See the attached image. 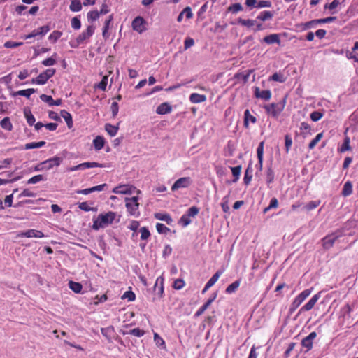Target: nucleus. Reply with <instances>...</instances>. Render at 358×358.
I'll return each mask as SVG.
<instances>
[{
	"label": "nucleus",
	"mask_w": 358,
	"mask_h": 358,
	"mask_svg": "<svg viewBox=\"0 0 358 358\" xmlns=\"http://www.w3.org/2000/svg\"><path fill=\"white\" fill-rule=\"evenodd\" d=\"M116 217V213L110 211L106 214L99 215L97 219L93 222V229L98 230L100 228H104L108 224H112Z\"/></svg>",
	"instance_id": "f257e3e1"
},
{
	"label": "nucleus",
	"mask_w": 358,
	"mask_h": 358,
	"mask_svg": "<svg viewBox=\"0 0 358 358\" xmlns=\"http://www.w3.org/2000/svg\"><path fill=\"white\" fill-rule=\"evenodd\" d=\"M138 196H133L131 198H125V206L127 208V210L128 213L135 217H138L139 215V203L138 202Z\"/></svg>",
	"instance_id": "f03ea898"
},
{
	"label": "nucleus",
	"mask_w": 358,
	"mask_h": 358,
	"mask_svg": "<svg viewBox=\"0 0 358 358\" xmlns=\"http://www.w3.org/2000/svg\"><path fill=\"white\" fill-rule=\"evenodd\" d=\"M285 105V100H282L279 103H273L269 105L265 106L264 108L266 109L268 113L272 114L273 116H278L284 109Z\"/></svg>",
	"instance_id": "7ed1b4c3"
},
{
	"label": "nucleus",
	"mask_w": 358,
	"mask_h": 358,
	"mask_svg": "<svg viewBox=\"0 0 358 358\" xmlns=\"http://www.w3.org/2000/svg\"><path fill=\"white\" fill-rule=\"evenodd\" d=\"M55 73V69H48L45 70L44 72L40 73L36 78L32 80L33 83H36L38 85L45 84L47 80L54 76Z\"/></svg>",
	"instance_id": "20e7f679"
},
{
	"label": "nucleus",
	"mask_w": 358,
	"mask_h": 358,
	"mask_svg": "<svg viewBox=\"0 0 358 358\" xmlns=\"http://www.w3.org/2000/svg\"><path fill=\"white\" fill-rule=\"evenodd\" d=\"M311 289L303 290L292 303L289 313H292L302 303L303 301L310 294Z\"/></svg>",
	"instance_id": "39448f33"
},
{
	"label": "nucleus",
	"mask_w": 358,
	"mask_h": 358,
	"mask_svg": "<svg viewBox=\"0 0 358 358\" xmlns=\"http://www.w3.org/2000/svg\"><path fill=\"white\" fill-rule=\"evenodd\" d=\"M192 183L190 177H182L178 179L172 185L171 190L176 191L180 188H187Z\"/></svg>",
	"instance_id": "423d86ee"
},
{
	"label": "nucleus",
	"mask_w": 358,
	"mask_h": 358,
	"mask_svg": "<svg viewBox=\"0 0 358 358\" xmlns=\"http://www.w3.org/2000/svg\"><path fill=\"white\" fill-rule=\"evenodd\" d=\"M102 164L97 162H84L78 165L67 168L68 171H75L78 170H84L85 169L93 168V167H103Z\"/></svg>",
	"instance_id": "0eeeda50"
},
{
	"label": "nucleus",
	"mask_w": 358,
	"mask_h": 358,
	"mask_svg": "<svg viewBox=\"0 0 358 358\" xmlns=\"http://www.w3.org/2000/svg\"><path fill=\"white\" fill-rule=\"evenodd\" d=\"M94 32V27L92 25L88 26L87 30L81 33L76 38L78 45L83 43L85 40L88 39Z\"/></svg>",
	"instance_id": "6e6552de"
},
{
	"label": "nucleus",
	"mask_w": 358,
	"mask_h": 358,
	"mask_svg": "<svg viewBox=\"0 0 358 358\" xmlns=\"http://www.w3.org/2000/svg\"><path fill=\"white\" fill-rule=\"evenodd\" d=\"M135 189L136 187L133 186L124 185L115 187L113 189V192L115 194H131Z\"/></svg>",
	"instance_id": "1a4fd4ad"
},
{
	"label": "nucleus",
	"mask_w": 358,
	"mask_h": 358,
	"mask_svg": "<svg viewBox=\"0 0 358 358\" xmlns=\"http://www.w3.org/2000/svg\"><path fill=\"white\" fill-rule=\"evenodd\" d=\"M338 238V236L334 234L325 236L322 240L323 248L326 250L331 248Z\"/></svg>",
	"instance_id": "9d476101"
},
{
	"label": "nucleus",
	"mask_w": 358,
	"mask_h": 358,
	"mask_svg": "<svg viewBox=\"0 0 358 358\" xmlns=\"http://www.w3.org/2000/svg\"><path fill=\"white\" fill-rule=\"evenodd\" d=\"M62 161V159L59 157H55L51 159H48L44 162H42V164H45V169H50L54 166H58Z\"/></svg>",
	"instance_id": "9b49d317"
},
{
	"label": "nucleus",
	"mask_w": 358,
	"mask_h": 358,
	"mask_svg": "<svg viewBox=\"0 0 358 358\" xmlns=\"http://www.w3.org/2000/svg\"><path fill=\"white\" fill-rule=\"evenodd\" d=\"M320 297V293L314 295L309 301L305 304L299 310V313L303 312V311H308L310 310L315 305L316 302L319 299Z\"/></svg>",
	"instance_id": "f8f14e48"
},
{
	"label": "nucleus",
	"mask_w": 358,
	"mask_h": 358,
	"mask_svg": "<svg viewBox=\"0 0 358 358\" xmlns=\"http://www.w3.org/2000/svg\"><path fill=\"white\" fill-rule=\"evenodd\" d=\"M316 336V332H311L308 336L301 341V345L306 348L308 350H310L313 347V340L315 338Z\"/></svg>",
	"instance_id": "ddd939ff"
},
{
	"label": "nucleus",
	"mask_w": 358,
	"mask_h": 358,
	"mask_svg": "<svg viewBox=\"0 0 358 358\" xmlns=\"http://www.w3.org/2000/svg\"><path fill=\"white\" fill-rule=\"evenodd\" d=\"M19 236H25L27 238L36 237V238H43L44 234L42 231L35 229H29L26 231L21 232Z\"/></svg>",
	"instance_id": "4468645a"
},
{
	"label": "nucleus",
	"mask_w": 358,
	"mask_h": 358,
	"mask_svg": "<svg viewBox=\"0 0 358 358\" xmlns=\"http://www.w3.org/2000/svg\"><path fill=\"white\" fill-rule=\"evenodd\" d=\"M143 24V18L141 17H136L132 22V28L138 33H142L145 29Z\"/></svg>",
	"instance_id": "2eb2a0df"
},
{
	"label": "nucleus",
	"mask_w": 358,
	"mask_h": 358,
	"mask_svg": "<svg viewBox=\"0 0 358 358\" xmlns=\"http://www.w3.org/2000/svg\"><path fill=\"white\" fill-rule=\"evenodd\" d=\"M255 94L257 98H261L265 101H268L271 99V93L268 90H259L258 87L255 88Z\"/></svg>",
	"instance_id": "dca6fc26"
},
{
	"label": "nucleus",
	"mask_w": 358,
	"mask_h": 358,
	"mask_svg": "<svg viewBox=\"0 0 358 358\" xmlns=\"http://www.w3.org/2000/svg\"><path fill=\"white\" fill-rule=\"evenodd\" d=\"M172 110L171 106L168 103H161L156 110V113L159 115L170 113Z\"/></svg>",
	"instance_id": "f3484780"
},
{
	"label": "nucleus",
	"mask_w": 358,
	"mask_h": 358,
	"mask_svg": "<svg viewBox=\"0 0 358 358\" xmlns=\"http://www.w3.org/2000/svg\"><path fill=\"white\" fill-rule=\"evenodd\" d=\"M263 41L267 44H273V43L280 44V39L278 34H270L268 36H265L263 38Z\"/></svg>",
	"instance_id": "a211bd4d"
},
{
	"label": "nucleus",
	"mask_w": 358,
	"mask_h": 358,
	"mask_svg": "<svg viewBox=\"0 0 358 358\" xmlns=\"http://www.w3.org/2000/svg\"><path fill=\"white\" fill-rule=\"evenodd\" d=\"M189 100L192 103H199L206 101V96L203 94L193 93L190 95Z\"/></svg>",
	"instance_id": "6ab92c4d"
},
{
	"label": "nucleus",
	"mask_w": 358,
	"mask_h": 358,
	"mask_svg": "<svg viewBox=\"0 0 358 358\" xmlns=\"http://www.w3.org/2000/svg\"><path fill=\"white\" fill-rule=\"evenodd\" d=\"M105 144V140L103 137L101 136H97L94 140H93V145L94 146V148L96 150H101Z\"/></svg>",
	"instance_id": "aec40b11"
},
{
	"label": "nucleus",
	"mask_w": 358,
	"mask_h": 358,
	"mask_svg": "<svg viewBox=\"0 0 358 358\" xmlns=\"http://www.w3.org/2000/svg\"><path fill=\"white\" fill-rule=\"evenodd\" d=\"M60 115L65 120L68 127L71 129L73 127V120L71 115L65 110H61Z\"/></svg>",
	"instance_id": "412c9836"
},
{
	"label": "nucleus",
	"mask_w": 358,
	"mask_h": 358,
	"mask_svg": "<svg viewBox=\"0 0 358 358\" xmlns=\"http://www.w3.org/2000/svg\"><path fill=\"white\" fill-rule=\"evenodd\" d=\"M274 15L273 12L271 11H263L257 17V19L261 21H266L271 20Z\"/></svg>",
	"instance_id": "4be33fe9"
},
{
	"label": "nucleus",
	"mask_w": 358,
	"mask_h": 358,
	"mask_svg": "<svg viewBox=\"0 0 358 358\" xmlns=\"http://www.w3.org/2000/svg\"><path fill=\"white\" fill-rule=\"evenodd\" d=\"M215 296L211 299H209L206 303L202 306L199 310L195 313L196 317H199L201 315L204 311L210 306V305L212 303V302L215 300Z\"/></svg>",
	"instance_id": "5701e85b"
},
{
	"label": "nucleus",
	"mask_w": 358,
	"mask_h": 358,
	"mask_svg": "<svg viewBox=\"0 0 358 358\" xmlns=\"http://www.w3.org/2000/svg\"><path fill=\"white\" fill-rule=\"evenodd\" d=\"M155 217L159 220L165 221L168 224H171L172 219L169 214L157 213L155 214Z\"/></svg>",
	"instance_id": "b1692460"
},
{
	"label": "nucleus",
	"mask_w": 358,
	"mask_h": 358,
	"mask_svg": "<svg viewBox=\"0 0 358 358\" xmlns=\"http://www.w3.org/2000/svg\"><path fill=\"white\" fill-rule=\"evenodd\" d=\"M337 19L336 17H328L322 19L313 20L309 22L308 24H322L328 23L335 21Z\"/></svg>",
	"instance_id": "393cba45"
},
{
	"label": "nucleus",
	"mask_w": 358,
	"mask_h": 358,
	"mask_svg": "<svg viewBox=\"0 0 358 358\" xmlns=\"http://www.w3.org/2000/svg\"><path fill=\"white\" fill-rule=\"evenodd\" d=\"M105 129L110 136H115L117 133L118 127L108 123L105 125Z\"/></svg>",
	"instance_id": "a878e982"
},
{
	"label": "nucleus",
	"mask_w": 358,
	"mask_h": 358,
	"mask_svg": "<svg viewBox=\"0 0 358 358\" xmlns=\"http://www.w3.org/2000/svg\"><path fill=\"white\" fill-rule=\"evenodd\" d=\"M352 192V185L351 182L348 181L344 184L343 190H342V194L344 196H349Z\"/></svg>",
	"instance_id": "bb28decb"
},
{
	"label": "nucleus",
	"mask_w": 358,
	"mask_h": 358,
	"mask_svg": "<svg viewBox=\"0 0 358 358\" xmlns=\"http://www.w3.org/2000/svg\"><path fill=\"white\" fill-rule=\"evenodd\" d=\"M24 114L27 119V123L31 126L35 122V118L34 115H32L31 110L29 108H24Z\"/></svg>",
	"instance_id": "cd10ccee"
},
{
	"label": "nucleus",
	"mask_w": 358,
	"mask_h": 358,
	"mask_svg": "<svg viewBox=\"0 0 358 358\" xmlns=\"http://www.w3.org/2000/svg\"><path fill=\"white\" fill-rule=\"evenodd\" d=\"M69 288L73 291L75 293H80L82 290L83 286L80 283L69 281Z\"/></svg>",
	"instance_id": "c85d7f7f"
},
{
	"label": "nucleus",
	"mask_w": 358,
	"mask_h": 358,
	"mask_svg": "<svg viewBox=\"0 0 358 358\" xmlns=\"http://www.w3.org/2000/svg\"><path fill=\"white\" fill-rule=\"evenodd\" d=\"M222 271H217L212 277L207 282V287H212L218 280L220 276L222 275Z\"/></svg>",
	"instance_id": "c756f323"
},
{
	"label": "nucleus",
	"mask_w": 358,
	"mask_h": 358,
	"mask_svg": "<svg viewBox=\"0 0 358 358\" xmlns=\"http://www.w3.org/2000/svg\"><path fill=\"white\" fill-rule=\"evenodd\" d=\"M158 284H160V286L159 287L158 294L160 295V296H162L164 293V286H163L164 278L162 276H160L157 278L155 286H154L155 290H156Z\"/></svg>",
	"instance_id": "7c9ffc66"
},
{
	"label": "nucleus",
	"mask_w": 358,
	"mask_h": 358,
	"mask_svg": "<svg viewBox=\"0 0 358 358\" xmlns=\"http://www.w3.org/2000/svg\"><path fill=\"white\" fill-rule=\"evenodd\" d=\"M0 125L2 128L8 130V131H11L12 129H13V125L10 121V119L9 117H4L1 122H0Z\"/></svg>",
	"instance_id": "2f4dec72"
},
{
	"label": "nucleus",
	"mask_w": 358,
	"mask_h": 358,
	"mask_svg": "<svg viewBox=\"0 0 358 358\" xmlns=\"http://www.w3.org/2000/svg\"><path fill=\"white\" fill-rule=\"evenodd\" d=\"M243 10V6H241V3H234L232 5H231L228 8H227V11L228 12H231L234 14H236L237 13H238L239 11H241Z\"/></svg>",
	"instance_id": "473e14b6"
},
{
	"label": "nucleus",
	"mask_w": 358,
	"mask_h": 358,
	"mask_svg": "<svg viewBox=\"0 0 358 358\" xmlns=\"http://www.w3.org/2000/svg\"><path fill=\"white\" fill-rule=\"evenodd\" d=\"M300 129L303 131L301 132V134L303 136L304 138L306 137V134H310L311 127L310 126L306 123V122H302L301 124Z\"/></svg>",
	"instance_id": "72a5a7b5"
},
{
	"label": "nucleus",
	"mask_w": 358,
	"mask_h": 358,
	"mask_svg": "<svg viewBox=\"0 0 358 358\" xmlns=\"http://www.w3.org/2000/svg\"><path fill=\"white\" fill-rule=\"evenodd\" d=\"M70 9L72 11L78 12L82 9V5L80 0H73L71 2Z\"/></svg>",
	"instance_id": "f704fd0d"
},
{
	"label": "nucleus",
	"mask_w": 358,
	"mask_h": 358,
	"mask_svg": "<svg viewBox=\"0 0 358 358\" xmlns=\"http://www.w3.org/2000/svg\"><path fill=\"white\" fill-rule=\"evenodd\" d=\"M45 144V141H39L37 143H29L25 144L24 148L27 150L38 148L43 146Z\"/></svg>",
	"instance_id": "c9c22d12"
},
{
	"label": "nucleus",
	"mask_w": 358,
	"mask_h": 358,
	"mask_svg": "<svg viewBox=\"0 0 358 358\" xmlns=\"http://www.w3.org/2000/svg\"><path fill=\"white\" fill-rule=\"evenodd\" d=\"M239 285H240V280H236V281L234 282L233 283H231L227 287L226 292L228 294H231V293L234 292L238 289Z\"/></svg>",
	"instance_id": "e433bc0d"
},
{
	"label": "nucleus",
	"mask_w": 358,
	"mask_h": 358,
	"mask_svg": "<svg viewBox=\"0 0 358 358\" xmlns=\"http://www.w3.org/2000/svg\"><path fill=\"white\" fill-rule=\"evenodd\" d=\"M35 92H36V90L34 89L30 88V89H27V90H20L16 92V94L29 98L31 94H34Z\"/></svg>",
	"instance_id": "4c0bfd02"
},
{
	"label": "nucleus",
	"mask_w": 358,
	"mask_h": 358,
	"mask_svg": "<svg viewBox=\"0 0 358 358\" xmlns=\"http://www.w3.org/2000/svg\"><path fill=\"white\" fill-rule=\"evenodd\" d=\"M154 341L157 346L162 347L164 349L166 348L164 339L161 338L157 333L154 334Z\"/></svg>",
	"instance_id": "58836bf2"
},
{
	"label": "nucleus",
	"mask_w": 358,
	"mask_h": 358,
	"mask_svg": "<svg viewBox=\"0 0 358 358\" xmlns=\"http://www.w3.org/2000/svg\"><path fill=\"white\" fill-rule=\"evenodd\" d=\"M263 150H264V142L262 141L257 148V154L260 164L262 163L263 159Z\"/></svg>",
	"instance_id": "ea45409f"
},
{
	"label": "nucleus",
	"mask_w": 358,
	"mask_h": 358,
	"mask_svg": "<svg viewBox=\"0 0 358 358\" xmlns=\"http://www.w3.org/2000/svg\"><path fill=\"white\" fill-rule=\"evenodd\" d=\"M127 334L134 335L137 337H141L144 335L145 331L143 330L140 329L139 328H135L129 330L127 332Z\"/></svg>",
	"instance_id": "a19ab883"
},
{
	"label": "nucleus",
	"mask_w": 358,
	"mask_h": 358,
	"mask_svg": "<svg viewBox=\"0 0 358 358\" xmlns=\"http://www.w3.org/2000/svg\"><path fill=\"white\" fill-rule=\"evenodd\" d=\"M100 16V13L96 11V10H94V11H90L87 13V19H88V21H91V22H94L96 20H97Z\"/></svg>",
	"instance_id": "79ce46f5"
},
{
	"label": "nucleus",
	"mask_w": 358,
	"mask_h": 358,
	"mask_svg": "<svg viewBox=\"0 0 358 358\" xmlns=\"http://www.w3.org/2000/svg\"><path fill=\"white\" fill-rule=\"evenodd\" d=\"M278 206V199L276 198H272L270 201L269 206L264 209V213H266L268 210H269L271 208H276Z\"/></svg>",
	"instance_id": "37998d69"
},
{
	"label": "nucleus",
	"mask_w": 358,
	"mask_h": 358,
	"mask_svg": "<svg viewBox=\"0 0 358 358\" xmlns=\"http://www.w3.org/2000/svg\"><path fill=\"white\" fill-rule=\"evenodd\" d=\"M62 32L59 31H54L48 37V39L52 43H55L62 36Z\"/></svg>",
	"instance_id": "c03bdc74"
},
{
	"label": "nucleus",
	"mask_w": 358,
	"mask_h": 358,
	"mask_svg": "<svg viewBox=\"0 0 358 358\" xmlns=\"http://www.w3.org/2000/svg\"><path fill=\"white\" fill-rule=\"evenodd\" d=\"M156 229L158 233L159 234H166L170 229L166 227L164 224L157 223L156 225Z\"/></svg>",
	"instance_id": "a18cd8bd"
},
{
	"label": "nucleus",
	"mask_w": 358,
	"mask_h": 358,
	"mask_svg": "<svg viewBox=\"0 0 358 358\" xmlns=\"http://www.w3.org/2000/svg\"><path fill=\"white\" fill-rule=\"evenodd\" d=\"M351 149V147L350 146V138L348 137H346L344 139L343 143L340 149L341 152H343L346 150H350Z\"/></svg>",
	"instance_id": "49530a36"
},
{
	"label": "nucleus",
	"mask_w": 358,
	"mask_h": 358,
	"mask_svg": "<svg viewBox=\"0 0 358 358\" xmlns=\"http://www.w3.org/2000/svg\"><path fill=\"white\" fill-rule=\"evenodd\" d=\"M271 6V2L270 1L261 0L257 1V5L255 8H268Z\"/></svg>",
	"instance_id": "de8ad7c7"
},
{
	"label": "nucleus",
	"mask_w": 358,
	"mask_h": 358,
	"mask_svg": "<svg viewBox=\"0 0 358 358\" xmlns=\"http://www.w3.org/2000/svg\"><path fill=\"white\" fill-rule=\"evenodd\" d=\"M140 232H141V238L142 240H146L150 236V233L149 230L145 227L140 229Z\"/></svg>",
	"instance_id": "09e8293b"
},
{
	"label": "nucleus",
	"mask_w": 358,
	"mask_h": 358,
	"mask_svg": "<svg viewBox=\"0 0 358 358\" xmlns=\"http://www.w3.org/2000/svg\"><path fill=\"white\" fill-rule=\"evenodd\" d=\"M271 80H272L273 81L280 82V83H283L285 80L283 75L281 73H273L272 75V76L271 77Z\"/></svg>",
	"instance_id": "8fccbe9b"
},
{
	"label": "nucleus",
	"mask_w": 358,
	"mask_h": 358,
	"mask_svg": "<svg viewBox=\"0 0 358 358\" xmlns=\"http://www.w3.org/2000/svg\"><path fill=\"white\" fill-rule=\"evenodd\" d=\"M108 78L107 76H103L101 82L97 85V87L103 91H105L108 83Z\"/></svg>",
	"instance_id": "3c124183"
},
{
	"label": "nucleus",
	"mask_w": 358,
	"mask_h": 358,
	"mask_svg": "<svg viewBox=\"0 0 358 358\" xmlns=\"http://www.w3.org/2000/svg\"><path fill=\"white\" fill-rule=\"evenodd\" d=\"M135 294L131 291H127L122 296V299H127L129 301L135 300Z\"/></svg>",
	"instance_id": "603ef678"
},
{
	"label": "nucleus",
	"mask_w": 358,
	"mask_h": 358,
	"mask_svg": "<svg viewBox=\"0 0 358 358\" xmlns=\"http://www.w3.org/2000/svg\"><path fill=\"white\" fill-rule=\"evenodd\" d=\"M112 20H113V15H110V16H109V18L107 20H106V22H105V25H104L103 30V36L104 38L108 37L107 31L109 29V24Z\"/></svg>",
	"instance_id": "864d4df0"
},
{
	"label": "nucleus",
	"mask_w": 358,
	"mask_h": 358,
	"mask_svg": "<svg viewBox=\"0 0 358 358\" xmlns=\"http://www.w3.org/2000/svg\"><path fill=\"white\" fill-rule=\"evenodd\" d=\"M241 168L240 166H237L231 168L232 174L235 178L234 180V182H236L237 180V179L238 178L240 173H241Z\"/></svg>",
	"instance_id": "5fc2aeb1"
},
{
	"label": "nucleus",
	"mask_w": 358,
	"mask_h": 358,
	"mask_svg": "<svg viewBox=\"0 0 358 358\" xmlns=\"http://www.w3.org/2000/svg\"><path fill=\"white\" fill-rule=\"evenodd\" d=\"M22 45V42H13L11 41H6L4 43V47L7 48H13Z\"/></svg>",
	"instance_id": "6e6d98bb"
},
{
	"label": "nucleus",
	"mask_w": 358,
	"mask_h": 358,
	"mask_svg": "<svg viewBox=\"0 0 358 358\" xmlns=\"http://www.w3.org/2000/svg\"><path fill=\"white\" fill-rule=\"evenodd\" d=\"M323 116V114L319 111H314L310 114V119L313 122H317L320 120Z\"/></svg>",
	"instance_id": "4d7b16f0"
},
{
	"label": "nucleus",
	"mask_w": 358,
	"mask_h": 358,
	"mask_svg": "<svg viewBox=\"0 0 358 358\" xmlns=\"http://www.w3.org/2000/svg\"><path fill=\"white\" fill-rule=\"evenodd\" d=\"M320 201H312L307 203L306 206V209L307 210H311L315 208H317L320 205Z\"/></svg>",
	"instance_id": "13d9d810"
},
{
	"label": "nucleus",
	"mask_w": 358,
	"mask_h": 358,
	"mask_svg": "<svg viewBox=\"0 0 358 358\" xmlns=\"http://www.w3.org/2000/svg\"><path fill=\"white\" fill-rule=\"evenodd\" d=\"M199 213V208L196 206H192L189 208L187 215L190 218V217H194Z\"/></svg>",
	"instance_id": "bf43d9fd"
},
{
	"label": "nucleus",
	"mask_w": 358,
	"mask_h": 358,
	"mask_svg": "<svg viewBox=\"0 0 358 358\" xmlns=\"http://www.w3.org/2000/svg\"><path fill=\"white\" fill-rule=\"evenodd\" d=\"M339 4L340 2L338 0H334L331 3L325 4L324 9L333 10L336 8Z\"/></svg>",
	"instance_id": "052dcab7"
},
{
	"label": "nucleus",
	"mask_w": 358,
	"mask_h": 358,
	"mask_svg": "<svg viewBox=\"0 0 358 358\" xmlns=\"http://www.w3.org/2000/svg\"><path fill=\"white\" fill-rule=\"evenodd\" d=\"M71 26L75 29H79L81 27L80 20L76 17H73L71 20Z\"/></svg>",
	"instance_id": "680f3d73"
},
{
	"label": "nucleus",
	"mask_w": 358,
	"mask_h": 358,
	"mask_svg": "<svg viewBox=\"0 0 358 358\" xmlns=\"http://www.w3.org/2000/svg\"><path fill=\"white\" fill-rule=\"evenodd\" d=\"M185 286V282L182 279H177L173 282V287L176 289H180Z\"/></svg>",
	"instance_id": "e2e57ef3"
},
{
	"label": "nucleus",
	"mask_w": 358,
	"mask_h": 358,
	"mask_svg": "<svg viewBox=\"0 0 358 358\" xmlns=\"http://www.w3.org/2000/svg\"><path fill=\"white\" fill-rule=\"evenodd\" d=\"M40 99L49 104V106H52L53 99L51 96H48L46 94H41L40 96Z\"/></svg>",
	"instance_id": "0e129e2a"
},
{
	"label": "nucleus",
	"mask_w": 358,
	"mask_h": 358,
	"mask_svg": "<svg viewBox=\"0 0 358 358\" xmlns=\"http://www.w3.org/2000/svg\"><path fill=\"white\" fill-rule=\"evenodd\" d=\"M285 150H286V152L287 153L289 150L290 147L292 146V140L289 135H286L285 136Z\"/></svg>",
	"instance_id": "69168bd1"
},
{
	"label": "nucleus",
	"mask_w": 358,
	"mask_h": 358,
	"mask_svg": "<svg viewBox=\"0 0 358 358\" xmlns=\"http://www.w3.org/2000/svg\"><path fill=\"white\" fill-rule=\"evenodd\" d=\"M43 180V177L42 175H37V176H35L31 178L28 180V183L29 184H35V183H37L38 182H40Z\"/></svg>",
	"instance_id": "338daca9"
},
{
	"label": "nucleus",
	"mask_w": 358,
	"mask_h": 358,
	"mask_svg": "<svg viewBox=\"0 0 358 358\" xmlns=\"http://www.w3.org/2000/svg\"><path fill=\"white\" fill-rule=\"evenodd\" d=\"M37 30H38V35L43 36L50 30V27L49 25H45V26L39 27Z\"/></svg>",
	"instance_id": "774afa93"
}]
</instances>
